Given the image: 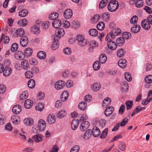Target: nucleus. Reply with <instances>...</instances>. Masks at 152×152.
Listing matches in <instances>:
<instances>
[{
  "instance_id": "obj_13",
  "label": "nucleus",
  "mask_w": 152,
  "mask_h": 152,
  "mask_svg": "<svg viewBox=\"0 0 152 152\" xmlns=\"http://www.w3.org/2000/svg\"><path fill=\"white\" fill-rule=\"evenodd\" d=\"M115 35L112 33H110L108 34L105 38V40L106 41H113L116 39Z\"/></svg>"
},
{
  "instance_id": "obj_16",
  "label": "nucleus",
  "mask_w": 152,
  "mask_h": 152,
  "mask_svg": "<svg viewBox=\"0 0 152 152\" xmlns=\"http://www.w3.org/2000/svg\"><path fill=\"white\" fill-rule=\"evenodd\" d=\"M33 101L29 99L26 100L24 102V106L27 109L31 108L33 105Z\"/></svg>"
},
{
  "instance_id": "obj_29",
  "label": "nucleus",
  "mask_w": 152,
  "mask_h": 152,
  "mask_svg": "<svg viewBox=\"0 0 152 152\" xmlns=\"http://www.w3.org/2000/svg\"><path fill=\"white\" fill-rule=\"evenodd\" d=\"M24 31L22 28H20L16 30L15 32L16 36L18 37H22L23 35L24 34Z\"/></svg>"
},
{
  "instance_id": "obj_54",
  "label": "nucleus",
  "mask_w": 152,
  "mask_h": 152,
  "mask_svg": "<svg viewBox=\"0 0 152 152\" xmlns=\"http://www.w3.org/2000/svg\"><path fill=\"white\" fill-rule=\"evenodd\" d=\"M28 96L27 91H25L23 92L20 95V99H23L27 98Z\"/></svg>"
},
{
  "instance_id": "obj_25",
  "label": "nucleus",
  "mask_w": 152,
  "mask_h": 152,
  "mask_svg": "<svg viewBox=\"0 0 152 152\" xmlns=\"http://www.w3.org/2000/svg\"><path fill=\"white\" fill-rule=\"evenodd\" d=\"M37 57L40 59H44L46 56L45 52L43 51H40L37 53Z\"/></svg>"
},
{
  "instance_id": "obj_20",
  "label": "nucleus",
  "mask_w": 152,
  "mask_h": 152,
  "mask_svg": "<svg viewBox=\"0 0 152 152\" xmlns=\"http://www.w3.org/2000/svg\"><path fill=\"white\" fill-rule=\"evenodd\" d=\"M140 26L138 25H134L131 28V31L134 33H136L139 32L140 29Z\"/></svg>"
},
{
  "instance_id": "obj_62",
  "label": "nucleus",
  "mask_w": 152,
  "mask_h": 152,
  "mask_svg": "<svg viewBox=\"0 0 152 152\" xmlns=\"http://www.w3.org/2000/svg\"><path fill=\"white\" fill-rule=\"evenodd\" d=\"M111 100L109 98H106L103 102V104H105L106 105H109L111 103Z\"/></svg>"
},
{
  "instance_id": "obj_21",
  "label": "nucleus",
  "mask_w": 152,
  "mask_h": 152,
  "mask_svg": "<svg viewBox=\"0 0 152 152\" xmlns=\"http://www.w3.org/2000/svg\"><path fill=\"white\" fill-rule=\"evenodd\" d=\"M69 96V93L67 91H63L61 97V101L64 102L68 99Z\"/></svg>"
},
{
  "instance_id": "obj_48",
  "label": "nucleus",
  "mask_w": 152,
  "mask_h": 152,
  "mask_svg": "<svg viewBox=\"0 0 152 152\" xmlns=\"http://www.w3.org/2000/svg\"><path fill=\"white\" fill-rule=\"evenodd\" d=\"M31 31L34 33V34H37L39 33V28L37 26H34L31 28Z\"/></svg>"
},
{
  "instance_id": "obj_39",
  "label": "nucleus",
  "mask_w": 152,
  "mask_h": 152,
  "mask_svg": "<svg viewBox=\"0 0 152 152\" xmlns=\"http://www.w3.org/2000/svg\"><path fill=\"white\" fill-rule=\"evenodd\" d=\"M66 115L65 111L64 110H62L58 112L57 115V117L59 118H64Z\"/></svg>"
},
{
  "instance_id": "obj_38",
  "label": "nucleus",
  "mask_w": 152,
  "mask_h": 152,
  "mask_svg": "<svg viewBox=\"0 0 152 152\" xmlns=\"http://www.w3.org/2000/svg\"><path fill=\"white\" fill-rule=\"evenodd\" d=\"M28 13V10L26 9H24L21 10L19 12V15L20 17H24L26 16Z\"/></svg>"
},
{
  "instance_id": "obj_58",
  "label": "nucleus",
  "mask_w": 152,
  "mask_h": 152,
  "mask_svg": "<svg viewBox=\"0 0 152 152\" xmlns=\"http://www.w3.org/2000/svg\"><path fill=\"white\" fill-rule=\"evenodd\" d=\"M131 34L130 33L126 32L123 34L122 37L124 38L125 40V39H128L129 38H130L131 37Z\"/></svg>"
},
{
  "instance_id": "obj_59",
  "label": "nucleus",
  "mask_w": 152,
  "mask_h": 152,
  "mask_svg": "<svg viewBox=\"0 0 152 152\" xmlns=\"http://www.w3.org/2000/svg\"><path fill=\"white\" fill-rule=\"evenodd\" d=\"M89 43V41L86 39H83L79 43V45L81 47H83Z\"/></svg>"
},
{
  "instance_id": "obj_64",
  "label": "nucleus",
  "mask_w": 152,
  "mask_h": 152,
  "mask_svg": "<svg viewBox=\"0 0 152 152\" xmlns=\"http://www.w3.org/2000/svg\"><path fill=\"white\" fill-rule=\"evenodd\" d=\"M34 139L36 142H39L42 140V138L40 136L36 135L34 137Z\"/></svg>"
},
{
  "instance_id": "obj_55",
  "label": "nucleus",
  "mask_w": 152,
  "mask_h": 152,
  "mask_svg": "<svg viewBox=\"0 0 152 152\" xmlns=\"http://www.w3.org/2000/svg\"><path fill=\"white\" fill-rule=\"evenodd\" d=\"M124 77L125 79L128 81L130 82L132 80L131 74L128 72L125 73Z\"/></svg>"
},
{
  "instance_id": "obj_26",
  "label": "nucleus",
  "mask_w": 152,
  "mask_h": 152,
  "mask_svg": "<svg viewBox=\"0 0 152 152\" xmlns=\"http://www.w3.org/2000/svg\"><path fill=\"white\" fill-rule=\"evenodd\" d=\"M35 85V81L33 79H30L28 82V86L29 88L31 89L34 88Z\"/></svg>"
},
{
  "instance_id": "obj_14",
  "label": "nucleus",
  "mask_w": 152,
  "mask_h": 152,
  "mask_svg": "<svg viewBox=\"0 0 152 152\" xmlns=\"http://www.w3.org/2000/svg\"><path fill=\"white\" fill-rule=\"evenodd\" d=\"M12 110L14 113L15 114H18L21 111V107L19 105H16L13 107Z\"/></svg>"
},
{
  "instance_id": "obj_33",
  "label": "nucleus",
  "mask_w": 152,
  "mask_h": 152,
  "mask_svg": "<svg viewBox=\"0 0 152 152\" xmlns=\"http://www.w3.org/2000/svg\"><path fill=\"white\" fill-rule=\"evenodd\" d=\"M97 28L100 31L103 30L105 27V24L104 22H100L96 26Z\"/></svg>"
},
{
  "instance_id": "obj_45",
  "label": "nucleus",
  "mask_w": 152,
  "mask_h": 152,
  "mask_svg": "<svg viewBox=\"0 0 152 152\" xmlns=\"http://www.w3.org/2000/svg\"><path fill=\"white\" fill-rule=\"evenodd\" d=\"M138 18L136 15L134 16L130 20V22L132 24H137V23Z\"/></svg>"
},
{
  "instance_id": "obj_23",
  "label": "nucleus",
  "mask_w": 152,
  "mask_h": 152,
  "mask_svg": "<svg viewBox=\"0 0 152 152\" xmlns=\"http://www.w3.org/2000/svg\"><path fill=\"white\" fill-rule=\"evenodd\" d=\"M21 66L23 69L26 70H27L30 68L29 64L26 60H23L21 62Z\"/></svg>"
},
{
  "instance_id": "obj_47",
  "label": "nucleus",
  "mask_w": 152,
  "mask_h": 152,
  "mask_svg": "<svg viewBox=\"0 0 152 152\" xmlns=\"http://www.w3.org/2000/svg\"><path fill=\"white\" fill-rule=\"evenodd\" d=\"M125 53V52L124 49L121 48L118 51L117 53V56L119 57H122L124 55Z\"/></svg>"
},
{
  "instance_id": "obj_35",
  "label": "nucleus",
  "mask_w": 152,
  "mask_h": 152,
  "mask_svg": "<svg viewBox=\"0 0 152 152\" xmlns=\"http://www.w3.org/2000/svg\"><path fill=\"white\" fill-rule=\"evenodd\" d=\"M116 42L118 46H121L124 43L125 40H124V38L122 37H120L116 39Z\"/></svg>"
},
{
  "instance_id": "obj_18",
  "label": "nucleus",
  "mask_w": 152,
  "mask_h": 152,
  "mask_svg": "<svg viewBox=\"0 0 152 152\" xmlns=\"http://www.w3.org/2000/svg\"><path fill=\"white\" fill-rule=\"evenodd\" d=\"M3 75L6 77L9 76L12 72V69L8 67H6L3 71Z\"/></svg>"
},
{
  "instance_id": "obj_11",
  "label": "nucleus",
  "mask_w": 152,
  "mask_h": 152,
  "mask_svg": "<svg viewBox=\"0 0 152 152\" xmlns=\"http://www.w3.org/2000/svg\"><path fill=\"white\" fill-rule=\"evenodd\" d=\"M141 26L145 30H148L150 28V24L146 20H143L142 21Z\"/></svg>"
},
{
  "instance_id": "obj_31",
  "label": "nucleus",
  "mask_w": 152,
  "mask_h": 152,
  "mask_svg": "<svg viewBox=\"0 0 152 152\" xmlns=\"http://www.w3.org/2000/svg\"><path fill=\"white\" fill-rule=\"evenodd\" d=\"M24 122L25 124L28 125H31L34 124L33 120L30 118L25 119L24 120Z\"/></svg>"
},
{
  "instance_id": "obj_2",
  "label": "nucleus",
  "mask_w": 152,
  "mask_h": 152,
  "mask_svg": "<svg viewBox=\"0 0 152 152\" xmlns=\"http://www.w3.org/2000/svg\"><path fill=\"white\" fill-rule=\"evenodd\" d=\"M37 129H39L40 132L44 131L46 128V124L45 121L43 119L40 120L38 122Z\"/></svg>"
},
{
  "instance_id": "obj_17",
  "label": "nucleus",
  "mask_w": 152,
  "mask_h": 152,
  "mask_svg": "<svg viewBox=\"0 0 152 152\" xmlns=\"http://www.w3.org/2000/svg\"><path fill=\"white\" fill-rule=\"evenodd\" d=\"M126 61L125 59H121L119 60L118 62V64L120 67L124 69L126 66Z\"/></svg>"
},
{
  "instance_id": "obj_46",
  "label": "nucleus",
  "mask_w": 152,
  "mask_h": 152,
  "mask_svg": "<svg viewBox=\"0 0 152 152\" xmlns=\"http://www.w3.org/2000/svg\"><path fill=\"white\" fill-rule=\"evenodd\" d=\"M44 105L41 103H39L38 106L35 107V109L37 110L41 111L44 109Z\"/></svg>"
},
{
  "instance_id": "obj_27",
  "label": "nucleus",
  "mask_w": 152,
  "mask_h": 152,
  "mask_svg": "<svg viewBox=\"0 0 152 152\" xmlns=\"http://www.w3.org/2000/svg\"><path fill=\"white\" fill-rule=\"evenodd\" d=\"M61 22L59 20H54L52 23L53 27L55 28H59L61 26Z\"/></svg>"
},
{
  "instance_id": "obj_56",
  "label": "nucleus",
  "mask_w": 152,
  "mask_h": 152,
  "mask_svg": "<svg viewBox=\"0 0 152 152\" xmlns=\"http://www.w3.org/2000/svg\"><path fill=\"white\" fill-rule=\"evenodd\" d=\"M129 121V119L126 118L123 119L122 121L120 123V125L121 126L124 127L128 123Z\"/></svg>"
},
{
  "instance_id": "obj_7",
  "label": "nucleus",
  "mask_w": 152,
  "mask_h": 152,
  "mask_svg": "<svg viewBox=\"0 0 152 152\" xmlns=\"http://www.w3.org/2000/svg\"><path fill=\"white\" fill-rule=\"evenodd\" d=\"M89 125L90 124L88 122L85 121L81 124L80 129L81 131L84 132L88 128Z\"/></svg>"
},
{
  "instance_id": "obj_61",
  "label": "nucleus",
  "mask_w": 152,
  "mask_h": 152,
  "mask_svg": "<svg viewBox=\"0 0 152 152\" xmlns=\"http://www.w3.org/2000/svg\"><path fill=\"white\" fill-rule=\"evenodd\" d=\"M119 148L122 151H124L125 149L126 145L124 142H121L118 145Z\"/></svg>"
},
{
  "instance_id": "obj_10",
  "label": "nucleus",
  "mask_w": 152,
  "mask_h": 152,
  "mask_svg": "<svg viewBox=\"0 0 152 152\" xmlns=\"http://www.w3.org/2000/svg\"><path fill=\"white\" fill-rule=\"evenodd\" d=\"M114 110V108L112 106H110L107 107L104 112V114L106 117H108L110 115Z\"/></svg>"
},
{
  "instance_id": "obj_41",
  "label": "nucleus",
  "mask_w": 152,
  "mask_h": 152,
  "mask_svg": "<svg viewBox=\"0 0 152 152\" xmlns=\"http://www.w3.org/2000/svg\"><path fill=\"white\" fill-rule=\"evenodd\" d=\"M59 15L56 12H54L51 13L49 16V18L50 19L52 20L56 19L58 17Z\"/></svg>"
},
{
  "instance_id": "obj_60",
  "label": "nucleus",
  "mask_w": 152,
  "mask_h": 152,
  "mask_svg": "<svg viewBox=\"0 0 152 152\" xmlns=\"http://www.w3.org/2000/svg\"><path fill=\"white\" fill-rule=\"evenodd\" d=\"M32 50L30 48H27L25 50V53L28 56L31 55L32 54Z\"/></svg>"
},
{
  "instance_id": "obj_44",
  "label": "nucleus",
  "mask_w": 152,
  "mask_h": 152,
  "mask_svg": "<svg viewBox=\"0 0 152 152\" xmlns=\"http://www.w3.org/2000/svg\"><path fill=\"white\" fill-rule=\"evenodd\" d=\"M125 104L126 107V109L128 110L131 109L133 104V102L132 101L128 100L126 102Z\"/></svg>"
},
{
  "instance_id": "obj_34",
  "label": "nucleus",
  "mask_w": 152,
  "mask_h": 152,
  "mask_svg": "<svg viewBox=\"0 0 152 152\" xmlns=\"http://www.w3.org/2000/svg\"><path fill=\"white\" fill-rule=\"evenodd\" d=\"M92 133V132L91 129H88L87 130L84 134L83 138L86 139H88L91 137Z\"/></svg>"
},
{
  "instance_id": "obj_30",
  "label": "nucleus",
  "mask_w": 152,
  "mask_h": 152,
  "mask_svg": "<svg viewBox=\"0 0 152 152\" xmlns=\"http://www.w3.org/2000/svg\"><path fill=\"white\" fill-rule=\"evenodd\" d=\"M4 35L3 34L0 39V42H1L3 39L4 40V44H7L9 43L10 41V38L8 36H6L4 37Z\"/></svg>"
},
{
  "instance_id": "obj_12",
  "label": "nucleus",
  "mask_w": 152,
  "mask_h": 152,
  "mask_svg": "<svg viewBox=\"0 0 152 152\" xmlns=\"http://www.w3.org/2000/svg\"><path fill=\"white\" fill-rule=\"evenodd\" d=\"M54 40L53 45L51 48L52 50H55L58 48L59 46V42H58V38H56V37H54Z\"/></svg>"
},
{
  "instance_id": "obj_36",
  "label": "nucleus",
  "mask_w": 152,
  "mask_h": 152,
  "mask_svg": "<svg viewBox=\"0 0 152 152\" xmlns=\"http://www.w3.org/2000/svg\"><path fill=\"white\" fill-rule=\"evenodd\" d=\"M89 33L91 35L94 37H96L98 34V31L94 28L90 29L89 31Z\"/></svg>"
},
{
  "instance_id": "obj_4",
  "label": "nucleus",
  "mask_w": 152,
  "mask_h": 152,
  "mask_svg": "<svg viewBox=\"0 0 152 152\" xmlns=\"http://www.w3.org/2000/svg\"><path fill=\"white\" fill-rule=\"evenodd\" d=\"M64 15L66 19H68L71 18L72 15V12L71 9H67L64 12Z\"/></svg>"
},
{
  "instance_id": "obj_52",
  "label": "nucleus",
  "mask_w": 152,
  "mask_h": 152,
  "mask_svg": "<svg viewBox=\"0 0 152 152\" xmlns=\"http://www.w3.org/2000/svg\"><path fill=\"white\" fill-rule=\"evenodd\" d=\"M108 132V129H105L102 132L100 137L101 139H104L107 135Z\"/></svg>"
},
{
  "instance_id": "obj_1",
  "label": "nucleus",
  "mask_w": 152,
  "mask_h": 152,
  "mask_svg": "<svg viewBox=\"0 0 152 152\" xmlns=\"http://www.w3.org/2000/svg\"><path fill=\"white\" fill-rule=\"evenodd\" d=\"M119 4L116 0H110L109 2L107 7L108 10L111 12H114L118 8Z\"/></svg>"
},
{
  "instance_id": "obj_24",
  "label": "nucleus",
  "mask_w": 152,
  "mask_h": 152,
  "mask_svg": "<svg viewBox=\"0 0 152 152\" xmlns=\"http://www.w3.org/2000/svg\"><path fill=\"white\" fill-rule=\"evenodd\" d=\"M107 60V58L104 54H102L99 56V61L100 63L104 64L105 62Z\"/></svg>"
},
{
  "instance_id": "obj_22",
  "label": "nucleus",
  "mask_w": 152,
  "mask_h": 152,
  "mask_svg": "<svg viewBox=\"0 0 152 152\" xmlns=\"http://www.w3.org/2000/svg\"><path fill=\"white\" fill-rule=\"evenodd\" d=\"M79 125L78 120H73L71 123V126L72 130H75L77 127Z\"/></svg>"
},
{
  "instance_id": "obj_15",
  "label": "nucleus",
  "mask_w": 152,
  "mask_h": 152,
  "mask_svg": "<svg viewBox=\"0 0 152 152\" xmlns=\"http://www.w3.org/2000/svg\"><path fill=\"white\" fill-rule=\"evenodd\" d=\"M92 133L94 137H97L100 134V131L99 129L96 126H94L92 129Z\"/></svg>"
},
{
  "instance_id": "obj_51",
  "label": "nucleus",
  "mask_w": 152,
  "mask_h": 152,
  "mask_svg": "<svg viewBox=\"0 0 152 152\" xmlns=\"http://www.w3.org/2000/svg\"><path fill=\"white\" fill-rule=\"evenodd\" d=\"M145 81L147 83H152V75H150L146 76L145 78Z\"/></svg>"
},
{
  "instance_id": "obj_63",
  "label": "nucleus",
  "mask_w": 152,
  "mask_h": 152,
  "mask_svg": "<svg viewBox=\"0 0 152 152\" xmlns=\"http://www.w3.org/2000/svg\"><path fill=\"white\" fill-rule=\"evenodd\" d=\"M80 149V147L78 145H75L72 148L70 152H78Z\"/></svg>"
},
{
  "instance_id": "obj_8",
  "label": "nucleus",
  "mask_w": 152,
  "mask_h": 152,
  "mask_svg": "<svg viewBox=\"0 0 152 152\" xmlns=\"http://www.w3.org/2000/svg\"><path fill=\"white\" fill-rule=\"evenodd\" d=\"M28 43V39L26 36H22L20 40V44L23 47H26Z\"/></svg>"
},
{
  "instance_id": "obj_42",
  "label": "nucleus",
  "mask_w": 152,
  "mask_h": 152,
  "mask_svg": "<svg viewBox=\"0 0 152 152\" xmlns=\"http://www.w3.org/2000/svg\"><path fill=\"white\" fill-rule=\"evenodd\" d=\"M101 86L99 83H96L94 84L92 86V89L93 91H97L100 88Z\"/></svg>"
},
{
  "instance_id": "obj_32",
  "label": "nucleus",
  "mask_w": 152,
  "mask_h": 152,
  "mask_svg": "<svg viewBox=\"0 0 152 152\" xmlns=\"http://www.w3.org/2000/svg\"><path fill=\"white\" fill-rule=\"evenodd\" d=\"M86 103L85 101H83L80 102L79 104L78 108L80 110H83L86 109Z\"/></svg>"
},
{
  "instance_id": "obj_28",
  "label": "nucleus",
  "mask_w": 152,
  "mask_h": 152,
  "mask_svg": "<svg viewBox=\"0 0 152 152\" xmlns=\"http://www.w3.org/2000/svg\"><path fill=\"white\" fill-rule=\"evenodd\" d=\"M128 83L126 82H124L123 83L121 86V88L123 92H126L128 89Z\"/></svg>"
},
{
  "instance_id": "obj_50",
  "label": "nucleus",
  "mask_w": 152,
  "mask_h": 152,
  "mask_svg": "<svg viewBox=\"0 0 152 152\" xmlns=\"http://www.w3.org/2000/svg\"><path fill=\"white\" fill-rule=\"evenodd\" d=\"M135 4L136 7L140 8L143 6V3L142 0H138L135 1Z\"/></svg>"
},
{
  "instance_id": "obj_40",
  "label": "nucleus",
  "mask_w": 152,
  "mask_h": 152,
  "mask_svg": "<svg viewBox=\"0 0 152 152\" xmlns=\"http://www.w3.org/2000/svg\"><path fill=\"white\" fill-rule=\"evenodd\" d=\"M12 122L16 124H18L20 122L19 118L17 115H13L11 117Z\"/></svg>"
},
{
  "instance_id": "obj_49",
  "label": "nucleus",
  "mask_w": 152,
  "mask_h": 152,
  "mask_svg": "<svg viewBox=\"0 0 152 152\" xmlns=\"http://www.w3.org/2000/svg\"><path fill=\"white\" fill-rule=\"evenodd\" d=\"M107 2V0H102L99 3V8L102 9L104 8L106 6Z\"/></svg>"
},
{
  "instance_id": "obj_3",
  "label": "nucleus",
  "mask_w": 152,
  "mask_h": 152,
  "mask_svg": "<svg viewBox=\"0 0 152 152\" xmlns=\"http://www.w3.org/2000/svg\"><path fill=\"white\" fill-rule=\"evenodd\" d=\"M14 56L16 59L20 60H23L25 57L24 53L23 52L19 51L16 52Z\"/></svg>"
},
{
  "instance_id": "obj_43",
  "label": "nucleus",
  "mask_w": 152,
  "mask_h": 152,
  "mask_svg": "<svg viewBox=\"0 0 152 152\" xmlns=\"http://www.w3.org/2000/svg\"><path fill=\"white\" fill-rule=\"evenodd\" d=\"M18 44L16 43H14L12 45L10 48V50L12 52H14L18 50Z\"/></svg>"
},
{
  "instance_id": "obj_53",
  "label": "nucleus",
  "mask_w": 152,
  "mask_h": 152,
  "mask_svg": "<svg viewBox=\"0 0 152 152\" xmlns=\"http://www.w3.org/2000/svg\"><path fill=\"white\" fill-rule=\"evenodd\" d=\"M121 30L120 29L116 28L113 30L112 33L114 34V35L117 36L121 34Z\"/></svg>"
},
{
  "instance_id": "obj_57",
  "label": "nucleus",
  "mask_w": 152,
  "mask_h": 152,
  "mask_svg": "<svg viewBox=\"0 0 152 152\" xmlns=\"http://www.w3.org/2000/svg\"><path fill=\"white\" fill-rule=\"evenodd\" d=\"M25 75L26 78H30L33 76V73L31 71H27L25 72Z\"/></svg>"
},
{
  "instance_id": "obj_37",
  "label": "nucleus",
  "mask_w": 152,
  "mask_h": 152,
  "mask_svg": "<svg viewBox=\"0 0 152 152\" xmlns=\"http://www.w3.org/2000/svg\"><path fill=\"white\" fill-rule=\"evenodd\" d=\"M93 67L94 70H98L100 67V63L97 61H95L93 64Z\"/></svg>"
},
{
  "instance_id": "obj_6",
  "label": "nucleus",
  "mask_w": 152,
  "mask_h": 152,
  "mask_svg": "<svg viewBox=\"0 0 152 152\" xmlns=\"http://www.w3.org/2000/svg\"><path fill=\"white\" fill-rule=\"evenodd\" d=\"M56 36L54 37L56 38H59L62 37L65 34L63 28H60L56 30Z\"/></svg>"
},
{
  "instance_id": "obj_19",
  "label": "nucleus",
  "mask_w": 152,
  "mask_h": 152,
  "mask_svg": "<svg viewBox=\"0 0 152 152\" xmlns=\"http://www.w3.org/2000/svg\"><path fill=\"white\" fill-rule=\"evenodd\" d=\"M47 121L50 124L54 123L56 121V118L55 115L53 114L49 115L47 118Z\"/></svg>"
},
{
  "instance_id": "obj_9",
  "label": "nucleus",
  "mask_w": 152,
  "mask_h": 152,
  "mask_svg": "<svg viewBox=\"0 0 152 152\" xmlns=\"http://www.w3.org/2000/svg\"><path fill=\"white\" fill-rule=\"evenodd\" d=\"M65 82L64 81L60 80L57 82L55 86V88L57 90H59L63 88L65 86Z\"/></svg>"
},
{
  "instance_id": "obj_5",
  "label": "nucleus",
  "mask_w": 152,
  "mask_h": 152,
  "mask_svg": "<svg viewBox=\"0 0 152 152\" xmlns=\"http://www.w3.org/2000/svg\"><path fill=\"white\" fill-rule=\"evenodd\" d=\"M107 45L108 48L111 50H115L117 47V45L114 41H107Z\"/></svg>"
}]
</instances>
